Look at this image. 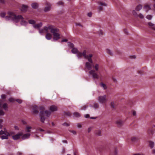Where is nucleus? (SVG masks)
Masks as SVG:
<instances>
[{
    "label": "nucleus",
    "instance_id": "obj_58",
    "mask_svg": "<svg viewBox=\"0 0 155 155\" xmlns=\"http://www.w3.org/2000/svg\"><path fill=\"white\" fill-rule=\"evenodd\" d=\"M98 9H99L101 11H102L103 10V8L101 7V6L99 5L98 7Z\"/></svg>",
    "mask_w": 155,
    "mask_h": 155
},
{
    "label": "nucleus",
    "instance_id": "obj_29",
    "mask_svg": "<svg viewBox=\"0 0 155 155\" xmlns=\"http://www.w3.org/2000/svg\"><path fill=\"white\" fill-rule=\"evenodd\" d=\"M31 6L33 8L36 9L38 8V5L36 3H33L32 4Z\"/></svg>",
    "mask_w": 155,
    "mask_h": 155
},
{
    "label": "nucleus",
    "instance_id": "obj_37",
    "mask_svg": "<svg viewBox=\"0 0 155 155\" xmlns=\"http://www.w3.org/2000/svg\"><path fill=\"white\" fill-rule=\"evenodd\" d=\"M87 107L88 106H86V105H84L81 107V110H85Z\"/></svg>",
    "mask_w": 155,
    "mask_h": 155
},
{
    "label": "nucleus",
    "instance_id": "obj_12",
    "mask_svg": "<svg viewBox=\"0 0 155 155\" xmlns=\"http://www.w3.org/2000/svg\"><path fill=\"white\" fill-rule=\"evenodd\" d=\"M46 5L47 6L45 8L44 10V11L45 12H48L50 10L51 6V5L48 2H47Z\"/></svg>",
    "mask_w": 155,
    "mask_h": 155
},
{
    "label": "nucleus",
    "instance_id": "obj_25",
    "mask_svg": "<svg viewBox=\"0 0 155 155\" xmlns=\"http://www.w3.org/2000/svg\"><path fill=\"white\" fill-rule=\"evenodd\" d=\"M28 6L26 5H22L21 7V10L22 11H25L27 10Z\"/></svg>",
    "mask_w": 155,
    "mask_h": 155
},
{
    "label": "nucleus",
    "instance_id": "obj_41",
    "mask_svg": "<svg viewBox=\"0 0 155 155\" xmlns=\"http://www.w3.org/2000/svg\"><path fill=\"white\" fill-rule=\"evenodd\" d=\"M146 18L149 20H151L152 18V16L150 15H148L146 17Z\"/></svg>",
    "mask_w": 155,
    "mask_h": 155
},
{
    "label": "nucleus",
    "instance_id": "obj_19",
    "mask_svg": "<svg viewBox=\"0 0 155 155\" xmlns=\"http://www.w3.org/2000/svg\"><path fill=\"white\" fill-rule=\"evenodd\" d=\"M91 107H93L95 109H98L99 107V104L97 103H94L93 104V105H90Z\"/></svg>",
    "mask_w": 155,
    "mask_h": 155
},
{
    "label": "nucleus",
    "instance_id": "obj_27",
    "mask_svg": "<svg viewBox=\"0 0 155 155\" xmlns=\"http://www.w3.org/2000/svg\"><path fill=\"white\" fill-rule=\"evenodd\" d=\"M71 52L73 54H76L78 53V51L76 48H74L71 50Z\"/></svg>",
    "mask_w": 155,
    "mask_h": 155
},
{
    "label": "nucleus",
    "instance_id": "obj_20",
    "mask_svg": "<svg viewBox=\"0 0 155 155\" xmlns=\"http://www.w3.org/2000/svg\"><path fill=\"white\" fill-rule=\"evenodd\" d=\"M52 37V35L49 33H47L46 35H45V38L48 40H50L51 39Z\"/></svg>",
    "mask_w": 155,
    "mask_h": 155
},
{
    "label": "nucleus",
    "instance_id": "obj_28",
    "mask_svg": "<svg viewBox=\"0 0 155 155\" xmlns=\"http://www.w3.org/2000/svg\"><path fill=\"white\" fill-rule=\"evenodd\" d=\"M11 12H9L8 13V16H9V13H11ZM5 13L4 12H2V13H1L0 14V16L2 17V18H4L5 17V20H6V19L5 18V17H7V16H5Z\"/></svg>",
    "mask_w": 155,
    "mask_h": 155
},
{
    "label": "nucleus",
    "instance_id": "obj_57",
    "mask_svg": "<svg viewBox=\"0 0 155 155\" xmlns=\"http://www.w3.org/2000/svg\"><path fill=\"white\" fill-rule=\"evenodd\" d=\"M1 97L2 99H5L6 97L5 95V94H2L1 95Z\"/></svg>",
    "mask_w": 155,
    "mask_h": 155
},
{
    "label": "nucleus",
    "instance_id": "obj_3",
    "mask_svg": "<svg viewBox=\"0 0 155 155\" xmlns=\"http://www.w3.org/2000/svg\"><path fill=\"white\" fill-rule=\"evenodd\" d=\"M14 134L13 132H8L6 130V129H4V130H1L0 131V135H2L1 138L2 140L8 139V137Z\"/></svg>",
    "mask_w": 155,
    "mask_h": 155
},
{
    "label": "nucleus",
    "instance_id": "obj_47",
    "mask_svg": "<svg viewBox=\"0 0 155 155\" xmlns=\"http://www.w3.org/2000/svg\"><path fill=\"white\" fill-rule=\"evenodd\" d=\"M138 17H139L140 18H143L144 17H143V15L141 14H139V15H137Z\"/></svg>",
    "mask_w": 155,
    "mask_h": 155
},
{
    "label": "nucleus",
    "instance_id": "obj_2",
    "mask_svg": "<svg viewBox=\"0 0 155 155\" xmlns=\"http://www.w3.org/2000/svg\"><path fill=\"white\" fill-rule=\"evenodd\" d=\"M40 113L39 116L40 119V121L42 123H44L45 120L46 119V117H49L51 114L50 111L46 110L44 111L45 107L43 106H40L39 107Z\"/></svg>",
    "mask_w": 155,
    "mask_h": 155
},
{
    "label": "nucleus",
    "instance_id": "obj_5",
    "mask_svg": "<svg viewBox=\"0 0 155 155\" xmlns=\"http://www.w3.org/2000/svg\"><path fill=\"white\" fill-rule=\"evenodd\" d=\"M106 97V95L99 96L98 98V102L100 104L105 103L107 101Z\"/></svg>",
    "mask_w": 155,
    "mask_h": 155
},
{
    "label": "nucleus",
    "instance_id": "obj_63",
    "mask_svg": "<svg viewBox=\"0 0 155 155\" xmlns=\"http://www.w3.org/2000/svg\"><path fill=\"white\" fill-rule=\"evenodd\" d=\"M14 128L15 130H19V128L17 126H15L14 127Z\"/></svg>",
    "mask_w": 155,
    "mask_h": 155
},
{
    "label": "nucleus",
    "instance_id": "obj_18",
    "mask_svg": "<svg viewBox=\"0 0 155 155\" xmlns=\"http://www.w3.org/2000/svg\"><path fill=\"white\" fill-rule=\"evenodd\" d=\"M33 113L37 114L38 113V107L36 105H34L33 108Z\"/></svg>",
    "mask_w": 155,
    "mask_h": 155
},
{
    "label": "nucleus",
    "instance_id": "obj_7",
    "mask_svg": "<svg viewBox=\"0 0 155 155\" xmlns=\"http://www.w3.org/2000/svg\"><path fill=\"white\" fill-rule=\"evenodd\" d=\"M89 73L90 75H92V77L94 79H98V75L95 72L94 70H91L89 71Z\"/></svg>",
    "mask_w": 155,
    "mask_h": 155
},
{
    "label": "nucleus",
    "instance_id": "obj_1",
    "mask_svg": "<svg viewBox=\"0 0 155 155\" xmlns=\"http://www.w3.org/2000/svg\"><path fill=\"white\" fill-rule=\"evenodd\" d=\"M9 16L5 17L7 20H11L15 23L20 22L21 25L25 26L28 23L27 21L24 20V18L20 15H16L13 12L9 13Z\"/></svg>",
    "mask_w": 155,
    "mask_h": 155
},
{
    "label": "nucleus",
    "instance_id": "obj_59",
    "mask_svg": "<svg viewBox=\"0 0 155 155\" xmlns=\"http://www.w3.org/2000/svg\"><path fill=\"white\" fill-rule=\"evenodd\" d=\"M131 140L133 142H134L136 140V138L135 137L132 138L131 139Z\"/></svg>",
    "mask_w": 155,
    "mask_h": 155
},
{
    "label": "nucleus",
    "instance_id": "obj_42",
    "mask_svg": "<svg viewBox=\"0 0 155 155\" xmlns=\"http://www.w3.org/2000/svg\"><path fill=\"white\" fill-rule=\"evenodd\" d=\"M8 100L10 102H13L15 101V100L12 97L9 98Z\"/></svg>",
    "mask_w": 155,
    "mask_h": 155
},
{
    "label": "nucleus",
    "instance_id": "obj_34",
    "mask_svg": "<svg viewBox=\"0 0 155 155\" xmlns=\"http://www.w3.org/2000/svg\"><path fill=\"white\" fill-rule=\"evenodd\" d=\"M149 143V146L151 148H152L154 145V142L152 141H150Z\"/></svg>",
    "mask_w": 155,
    "mask_h": 155
},
{
    "label": "nucleus",
    "instance_id": "obj_55",
    "mask_svg": "<svg viewBox=\"0 0 155 155\" xmlns=\"http://www.w3.org/2000/svg\"><path fill=\"white\" fill-rule=\"evenodd\" d=\"M101 131L100 130H99L97 132V135H98L100 136L101 134Z\"/></svg>",
    "mask_w": 155,
    "mask_h": 155
},
{
    "label": "nucleus",
    "instance_id": "obj_8",
    "mask_svg": "<svg viewBox=\"0 0 155 155\" xmlns=\"http://www.w3.org/2000/svg\"><path fill=\"white\" fill-rule=\"evenodd\" d=\"M22 135V132H21L18 133L12 136V138L14 140H17L19 139Z\"/></svg>",
    "mask_w": 155,
    "mask_h": 155
},
{
    "label": "nucleus",
    "instance_id": "obj_11",
    "mask_svg": "<svg viewBox=\"0 0 155 155\" xmlns=\"http://www.w3.org/2000/svg\"><path fill=\"white\" fill-rule=\"evenodd\" d=\"M30 135L31 134L29 133L25 134L23 135L22 134V135L21 136V137L22 140H24L29 138Z\"/></svg>",
    "mask_w": 155,
    "mask_h": 155
},
{
    "label": "nucleus",
    "instance_id": "obj_60",
    "mask_svg": "<svg viewBox=\"0 0 155 155\" xmlns=\"http://www.w3.org/2000/svg\"><path fill=\"white\" fill-rule=\"evenodd\" d=\"M84 116L86 118H88L90 117L89 115L88 114L84 115Z\"/></svg>",
    "mask_w": 155,
    "mask_h": 155
},
{
    "label": "nucleus",
    "instance_id": "obj_45",
    "mask_svg": "<svg viewBox=\"0 0 155 155\" xmlns=\"http://www.w3.org/2000/svg\"><path fill=\"white\" fill-rule=\"evenodd\" d=\"M3 120L2 119H0V128H2V124L3 122Z\"/></svg>",
    "mask_w": 155,
    "mask_h": 155
},
{
    "label": "nucleus",
    "instance_id": "obj_21",
    "mask_svg": "<svg viewBox=\"0 0 155 155\" xmlns=\"http://www.w3.org/2000/svg\"><path fill=\"white\" fill-rule=\"evenodd\" d=\"M106 52L107 54L110 55V56H113L114 55L112 51L110 49L107 48L106 50Z\"/></svg>",
    "mask_w": 155,
    "mask_h": 155
},
{
    "label": "nucleus",
    "instance_id": "obj_24",
    "mask_svg": "<svg viewBox=\"0 0 155 155\" xmlns=\"http://www.w3.org/2000/svg\"><path fill=\"white\" fill-rule=\"evenodd\" d=\"M143 7V6L141 4H139L136 6V11H140Z\"/></svg>",
    "mask_w": 155,
    "mask_h": 155
},
{
    "label": "nucleus",
    "instance_id": "obj_50",
    "mask_svg": "<svg viewBox=\"0 0 155 155\" xmlns=\"http://www.w3.org/2000/svg\"><path fill=\"white\" fill-rule=\"evenodd\" d=\"M65 114L67 116H70L71 115L70 113L69 112H64Z\"/></svg>",
    "mask_w": 155,
    "mask_h": 155
},
{
    "label": "nucleus",
    "instance_id": "obj_33",
    "mask_svg": "<svg viewBox=\"0 0 155 155\" xmlns=\"http://www.w3.org/2000/svg\"><path fill=\"white\" fill-rule=\"evenodd\" d=\"M39 32L41 35H43V34L45 32L44 29V28L43 29H39Z\"/></svg>",
    "mask_w": 155,
    "mask_h": 155
},
{
    "label": "nucleus",
    "instance_id": "obj_4",
    "mask_svg": "<svg viewBox=\"0 0 155 155\" xmlns=\"http://www.w3.org/2000/svg\"><path fill=\"white\" fill-rule=\"evenodd\" d=\"M59 30L58 29L54 28L53 27L51 31V33L54 36L53 41H55L60 38V34L59 33Z\"/></svg>",
    "mask_w": 155,
    "mask_h": 155
},
{
    "label": "nucleus",
    "instance_id": "obj_43",
    "mask_svg": "<svg viewBox=\"0 0 155 155\" xmlns=\"http://www.w3.org/2000/svg\"><path fill=\"white\" fill-rule=\"evenodd\" d=\"M16 101L19 104L21 103L22 102V101L20 99H16Z\"/></svg>",
    "mask_w": 155,
    "mask_h": 155
},
{
    "label": "nucleus",
    "instance_id": "obj_31",
    "mask_svg": "<svg viewBox=\"0 0 155 155\" xmlns=\"http://www.w3.org/2000/svg\"><path fill=\"white\" fill-rule=\"evenodd\" d=\"M73 115L74 117H79L80 116V114L77 112L74 113H73Z\"/></svg>",
    "mask_w": 155,
    "mask_h": 155
},
{
    "label": "nucleus",
    "instance_id": "obj_51",
    "mask_svg": "<svg viewBox=\"0 0 155 155\" xmlns=\"http://www.w3.org/2000/svg\"><path fill=\"white\" fill-rule=\"evenodd\" d=\"M117 151L116 150H115L113 153V155H117Z\"/></svg>",
    "mask_w": 155,
    "mask_h": 155
},
{
    "label": "nucleus",
    "instance_id": "obj_17",
    "mask_svg": "<svg viewBox=\"0 0 155 155\" xmlns=\"http://www.w3.org/2000/svg\"><path fill=\"white\" fill-rule=\"evenodd\" d=\"M49 109L51 112L56 111L57 110V107L54 105H52L50 107Z\"/></svg>",
    "mask_w": 155,
    "mask_h": 155
},
{
    "label": "nucleus",
    "instance_id": "obj_54",
    "mask_svg": "<svg viewBox=\"0 0 155 155\" xmlns=\"http://www.w3.org/2000/svg\"><path fill=\"white\" fill-rule=\"evenodd\" d=\"M132 13L133 15L135 16V15H136V11L134 10H133L132 11Z\"/></svg>",
    "mask_w": 155,
    "mask_h": 155
},
{
    "label": "nucleus",
    "instance_id": "obj_56",
    "mask_svg": "<svg viewBox=\"0 0 155 155\" xmlns=\"http://www.w3.org/2000/svg\"><path fill=\"white\" fill-rule=\"evenodd\" d=\"M70 132L74 134L75 135L76 134V132L74 130L70 131Z\"/></svg>",
    "mask_w": 155,
    "mask_h": 155
},
{
    "label": "nucleus",
    "instance_id": "obj_52",
    "mask_svg": "<svg viewBox=\"0 0 155 155\" xmlns=\"http://www.w3.org/2000/svg\"><path fill=\"white\" fill-rule=\"evenodd\" d=\"M112 80L115 83L117 82V80L115 78L113 77L112 78Z\"/></svg>",
    "mask_w": 155,
    "mask_h": 155
},
{
    "label": "nucleus",
    "instance_id": "obj_46",
    "mask_svg": "<svg viewBox=\"0 0 155 155\" xmlns=\"http://www.w3.org/2000/svg\"><path fill=\"white\" fill-rule=\"evenodd\" d=\"M77 126L78 128H81L82 127V125L81 123L77 124Z\"/></svg>",
    "mask_w": 155,
    "mask_h": 155
},
{
    "label": "nucleus",
    "instance_id": "obj_13",
    "mask_svg": "<svg viewBox=\"0 0 155 155\" xmlns=\"http://www.w3.org/2000/svg\"><path fill=\"white\" fill-rule=\"evenodd\" d=\"M144 10L147 12L151 9L150 6L148 4H145L143 8Z\"/></svg>",
    "mask_w": 155,
    "mask_h": 155
},
{
    "label": "nucleus",
    "instance_id": "obj_26",
    "mask_svg": "<svg viewBox=\"0 0 155 155\" xmlns=\"http://www.w3.org/2000/svg\"><path fill=\"white\" fill-rule=\"evenodd\" d=\"M98 4L99 5L101 6H107V4L104 2H98Z\"/></svg>",
    "mask_w": 155,
    "mask_h": 155
},
{
    "label": "nucleus",
    "instance_id": "obj_22",
    "mask_svg": "<svg viewBox=\"0 0 155 155\" xmlns=\"http://www.w3.org/2000/svg\"><path fill=\"white\" fill-rule=\"evenodd\" d=\"M32 129V127L29 126H27L25 129V130L26 132H31V129Z\"/></svg>",
    "mask_w": 155,
    "mask_h": 155
},
{
    "label": "nucleus",
    "instance_id": "obj_44",
    "mask_svg": "<svg viewBox=\"0 0 155 155\" xmlns=\"http://www.w3.org/2000/svg\"><path fill=\"white\" fill-rule=\"evenodd\" d=\"M130 59H135L136 58V56L134 55H130Z\"/></svg>",
    "mask_w": 155,
    "mask_h": 155
},
{
    "label": "nucleus",
    "instance_id": "obj_9",
    "mask_svg": "<svg viewBox=\"0 0 155 155\" xmlns=\"http://www.w3.org/2000/svg\"><path fill=\"white\" fill-rule=\"evenodd\" d=\"M115 124L118 127H121L123 125L124 122L120 119H118L115 121Z\"/></svg>",
    "mask_w": 155,
    "mask_h": 155
},
{
    "label": "nucleus",
    "instance_id": "obj_39",
    "mask_svg": "<svg viewBox=\"0 0 155 155\" xmlns=\"http://www.w3.org/2000/svg\"><path fill=\"white\" fill-rule=\"evenodd\" d=\"M110 106L112 108H115L114 104L113 102H111L110 103Z\"/></svg>",
    "mask_w": 155,
    "mask_h": 155
},
{
    "label": "nucleus",
    "instance_id": "obj_64",
    "mask_svg": "<svg viewBox=\"0 0 155 155\" xmlns=\"http://www.w3.org/2000/svg\"><path fill=\"white\" fill-rule=\"evenodd\" d=\"M38 130L41 131H44L43 129L41 128H38Z\"/></svg>",
    "mask_w": 155,
    "mask_h": 155
},
{
    "label": "nucleus",
    "instance_id": "obj_14",
    "mask_svg": "<svg viewBox=\"0 0 155 155\" xmlns=\"http://www.w3.org/2000/svg\"><path fill=\"white\" fill-rule=\"evenodd\" d=\"M148 25L150 29L155 31V25L152 22H149L148 23Z\"/></svg>",
    "mask_w": 155,
    "mask_h": 155
},
{
    "label": "nucleus",
    "instance_id": "obj_30",
    "mask_svg": "<svg viewBox=\"0 0 155 155\" xmlns=\"http://www.w3.org/2000/svg\"><path fill=\"white\" fill-rule=\"evenodd\" d=\"M100 84L101 86L104 89L106 90L107 89V86L105 84L103 83H101Z\"/></svg>",
    "mask_w": 155,
    "mask_h": 155
},
{
    "label": "nucleus",
    "instance_id": "obj_48",
    "mask_svg": "<svg viewBox=\"0 0 155 155\" xmlns=\"http://www.w3.org/2000/svg\"><path fill=\"white\" fill-rule=\"evenodd\" d=\"M63 4V3L61 1H59L57 3V4L58 5H62Z\"/></svg>",
    "mask_w": 155,
    "mask_h": 155
},
{
    "label": "nucleus",
    "instance_id": "obj_53",
    "mask_svg": "<svg viewBox=\"0 0 155 155\" xmlns=\"http://www.w3.org/2000/svg\"><path fill=\"white\" fill-rule=\"evenodd\" d=\"M92 13L91 12H90L89 13H88L87 14V16H88L91 17L92 16Z\"/></svg>",
    "mask_w": 155,
    "mask_h": 155
},
{
    "label": "nucleus",
    "instance_id": "obj_23",
    "mask_svg": "<svg viewBox=\"0 0 155 155\" xmlns=\"http://www.w3.org/2000/svg\"><path fill=\"white\" fill-rule=\"evenodd\" d=\"M93 67L94 68L96 71H98L99 70V66L98 64L96 63L93 66Z\"/></svg>",
    "mask_w": 155,
    "mask_h": 155
},
{
    "label": "nucleus",
    "instance_id": "obj_40",
    "mask_svg": "<svg viewBox=\"0 0 155 155\" xmlns=\"http://www.w3.org/2000/svg\"><path fill=\"white\" fill-rule=\"evenodd\" d=\"M5 113L3 110L0 109V116H3L4 115Z\"/></svg>",
    "mask_w": 155,
    "mask_h": 155
},
{
    "label": "nucleus",
    "instance_id": "obj_36",
    "mask_svg": "<svg viewBox=\"0 0 155 155\" xmlns=\"http://www.w3.org/2000/svg\"><path fill=\"white\" fill-rule=\"evenodd\" d=\"M85 58L87 59L89 63H91V64L93 63V61L92 59L91 58H89V57L87 55V58Z\"/></svg>",
    "mask_w": 155,
    "mask_h": 155
},
{
    "label": "nucleus",
    "instance_id": "obj_38",
    "mask_svg": "<svg viewBox=\"0 0 155 155\" xmlns=\"http://www.w3.org/2000/svg\"><path fill=\"white\" fill-rule=\"evenodd\" d=\"M148 133L149 134H153V131L152 129H149L148 130Z\"/></svg>",
    "mask_w": 155,
    "mask_h": 155
},
{
    "label": "nucleus",
    "instance_id": "obj_15",
    "mask_svg": "<svg viewBox=\"0 0 155 155\" xmlns=\"http://www.w3.org/2000/svg\"><path fill=\"white\" fill-rule=\"evenodd\" d=\"M91 63H89V62H87L86 63L85 66L86 68L88 70H91L92 68V65Z\"/></svg>",
    "mask_w": 155,
    "mask_h": 155
},
{
    "label": "nucleus",
    "instance_id": "obj_61",
    "mask_svg": "<svg viewBox=\"0 0 155 155\" xmlns=\"http://www.w3.org/2000/svg\"><path fill=\"white\" fill-rule=\"evenodd\" d=\"M68 41L66 39H63L62 41H61V42H67V41Z\"/></svg>",
    "mask_w": 155,
    "mask_h": 155
},
{
    "label": "nucleus",
    "instance_id": "obj_35",
    "mask_svg": "<svg viewBox=\"0 0 155 155\" xmlns=\"http://www.w3.org/2000/svg\"><path fill=\"white\" fill-rule=\"evenodd\" d=\"M28 22L30 24L34 25L35 24L36 22L33 20H30L28 21Z\"/></svg>",
    "mask_w": 155,
    "mask_h": 155
},
{
    "label": "nucleus",
    "instance_id": "obj_10",
    "mask_svg": "<svg viewBox=\"0 0 155 155\" xmlns=\"http://www.w3.org/2000/svg\"><path fill=\"white\" fill-rule=\"evenodd\" d=\"M53 27L51 25H48L47 26L44 27V29L45 32L48 33V30H50L51 31Z\"/></svg>",
    "mask_w": 155,
    "mask_h": 155
},
{
    "label": "nucleus",
    "instance_id": "obj_16",
    "mask_svg": "<svg viewBox=\"0 0 155 155\" xmlns=\"http://www.w3.org/2000/svg\"><path fill=\"white\" fill-rule=\"evenodd\" d=\"M42 23L41 22L38 24H35L33 25L34 28L36 29H39V28L42 26Z\"/></svg>",
    "mask_w": 155,
    "mask_h": 155
},
{
    "label": "nucleus",
    "instance_id": "obj_62",
    "mask_svg": "<svg viewBox=\"0 0 155 155\" xmlns=\"http://www.w3.org/2000/svg\"><path fill=\"white\" fill-rule=\"evenodd\" d=\"M132 114L133 116H135L136 115V113L135 111H132Z\"/></svg>",
    "mask_w": 155,
    "mask_h": 155
},
{
    "label": "nucleus",
    "instance_id": "obj_49",
    "mask_svg": "<svg viewBox=\"0 0 155 155\" xmlns=\"http://www.w3.org/2000/svg\"><path fill=\"white\" fill-rule=\"evenodd\" d=\"M62 125L66 126H69V124L67 123H64Z\"/></svg>",
    "mask_w": 155,
    "mask_h": 155
},
{
    "label": "nucleus",
    "instance_id": "obj_32",
    "mask_svg": "<svg viewBox=\"0 0 155 155\" xmlns=\"http://www.w3.org/2000/svg\"><path fill=\"white\" fill-rule=\"evenodd\" d=\"M1 104H2V103H1ZM2 107H3V109L5 110H7V109H8V106H7V104H6V103H5L3 105H2Z\"/></svg>",
    "mask_w": 155,
    "mask_h": 155
},
{
    "label": "nucleus",
    "instance_id": "obj_6",
    "mask_svg": "<svg viewBox=\"0 0 155 155\" xmlns=\"http://www.w3.org/2000/svg\"><path fill=\"white\" fill-rule=\"evenodd\" d=\"M87 51L86 50H84L82 53L81 52H78L77 54V56L78 58H81L82 57H83L85 58H87L86 54Z\"/></svg>",
    "mask_w": 155,
    "mask_h": 155
}]
</instances>
